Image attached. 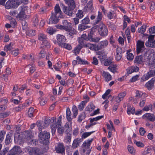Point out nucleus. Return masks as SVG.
I'll return each mask as SVG.
<instances>
[{
  "instance_id": "61",
  "label": "nucleus",
  "mask_w": 155,
  "mask_h": 155,
  "mask_svg": "<svg viewBox=\"0 0 155 155\" xmlns=\"http://www.w3.org/2000/svg\"><path fill=\"white\" fill-rule=\"evenodd\" d=\"M55 31L53 29V28L51 27H48L47 30V32L50 35H52Z\"/></svg>"
},
{
  "instance_id": "55",
  "label": "nucleus",
  "mask_w": 155,
  "mask_h": 155,
  "mask_svg": "<svg viewBox=\"0 0 155 155\" xmlns=\"http://www.w3.org/2000/svg\"><path fill=\"white\" fill-rule=\"evenodd\" d=\"M34 112V109L33 107H31L29 108L28 114L29 117H31L33 116V114Z\"/></svg>"
},
{
  "instance_id": "47",
  "label": "nucleus",
  "mask_w": 155,
  "mask_h": 155,
  "mask_svg": "<svg viewBox=\"0 0 155 155\" xmlns=\"http://www.w3.org/2000/svg\"><path fill=\"white\" fill-rule=\"evenodd\" d=\"M32 21L34 26H35L38 25L39 20L37 15H35L34 17L32 19Z\"/></svg>"
},
{
  "instance_id": "11",
  "label": "nucleus",
  "mask_w": 155,
  "mask_h": 155,
  "mask_svg": "<svg viewBox=\"0 0 155 155\" xmlns=\"http://www.w3.org/2000/svg\"><path fill=\"white\" fill-rule=\"evenodd\" d=\"M22 152L20 147L17 146H14L13 148L10 150L8 154L11 155H19Z\"/></svg>"
},
{
  "instance_id": "17",
  "label": "nucleus",
  "mask_w": 155,
  "mask_h": 155,
  "mask_svg": "<svg viewBox=\"0 0 155 155\" xmlns=\"http://www.w3.org/2000/svg\"><path fill=\"white\" fill-rule=\"evenodd\" d=\"M25 139L27 140V141H29L32 139L33 137V135L32 131L31 130H28L25 131Z\"/></svg>"
},
{
  "instance_id": "10",
  "label": "nucleus",
  "mask_w": 155,
  "mask_h": 155,
  "mask_svg": "<svg viewBox=\"0 0 155 155\" xmlns=\"http://www.w3.org/2000/svg\"><path fill=\"white\" fill-rule=\"evenodd\" d=\"M19 13L17 15V18H19L20 20H23L26 18V15L25 12V6H21L18 8Z\"/></svg>"
},
{
  "instance_id": "16",
  "label": "nucleus",
  "mask_w": 155,
  "mask_h": 155,
  "mask_svg": "<svg viewBox=\"0 0 155 155\" xmlns=\"http://www.w3.org/2000/svg\"><path fill=\"white\" fill-rule=\"evenodd\" d=\"M145 60L148 63V65L150 66V67L155 68V57L151 59L150 57L148 56L145 59Z\"/></svg>"
},
{
  "instance_id": "5",
  "label": "nucleus",
  "mask_w": 155,
  "mask_h": 155,
  "mask_svg": "<svg viewBox=\"0 0 155 155\" xmlns=\"http://www.w3.org/2000/svg\"><path fill=\"white\" fill-rule=\"evenodd\" d=\"M98 31L102 36L105 37L107 35L108 30L107 27L102 22L98 25Z\"/></svg>"
},
{
  "instance_id": "13",
  "label": "nucleus",
  "mask_w": 155,
  "mask_h": 155,
  "mask_svg": "<svg viewBox=\"0 0 155 155\" xmlns=\"http://www.w3.org/2000/svg\"><path fill=\"white\" fill-rule=\"evenodd\" d=\"M63 11L64 12L66 15L70 16H72L74 14V8H68L67 7L64 6L63 7Z\"/></svg>"
},
{
  "instance_id": "12",
  "label": "nucleus",
  "mask_w": 155,
  "mask_h": 155,
  "mask_svg": "<svg viewBox=\"0 0 155 155\" xmlns=\"http://www.w3.org/2000/svg\"><path fill=\"white\" fill-rule=\"evenodd\" d=\"M59 18H61L60 15H57L54 14V13L52 12L51 15L49 19V23L52 24H56L59 21Z\"/></svg>"
},
{
  "instance_id": "41",
  "label": "nucleus",
  "mask_w": 155,
  "mask_h": 155,
  "mask_svg": "<svg viewBox=\"0 0 155 155\" xmlns=\"http://www.w3.org/2000/svg\"><path fill=\"white\" fill-rule=\"evenodd\" d=\"M87 103L86 101H83L81 102L80 104L78 106V107L79 110L81 111L85 106V104Z\"/></svg>"
},
{
  "instance_id": "58",
  "label": "nucleus",
  "mask_w": 155,
  "mask_h": 155,
  "mask_svg": "<svg viewBox=\"0 0 155 155\" xmlns=\"http://www.w3.org/2000/svg\"><path fill=\"white\" fill-rule=\"evenodd\" d=\"M71 134H67V136L65 138V140L67 143H69L71 141Z\"/></svg>"
},
{
  "instance_id": "63",
  "label": "nucleus",
  "mask_w": 155,
  "mask_h": 155,
  "mask_svg": "<svg viewBox=\"0 0 155 155\" xmlns=\"http://www.w3.org/2000/svg\"><path fill=\"white\" fill-rule=\"evenodd\" d=\"M127 148L129 152L131 154H133L134 153L135 150L132 146L128 145Z\"/></svg>"
},
{
  "instance_id": "26",
  "label": "nucleus",
  "mask_w": 155,
  "mask_h": 155,
  "mask_svg": "<svg viewBox=\"0 0 155 155\" xmlns=\"http://www.w3.org/2000/svg\"><path fill=\"white\" fill-rule=\"evenodd\" d=\"M84 10L87 12L92 11L93 10L94 8L91 1H89L84 8Z\"/></svg>"
},
{
  "instance_id": "7",
  "label": "nucleus",
  "mask_w": 155,
  "mask_h": 155,
  "mask_svg": "<svg viewBox=\"0 0 155 155\" xmlns=\"http://www.w3.org/2000/svg\"><path fill=\"white\" fill-rule=\"evenodd\" d=\"M147 52H144V54L136 56L135 57L134 60V63L137 64H142L145 60V56L147 55Z\"/></svg>"
},
{
  "instance_id": "32",
  "label": "nucleus",
  "mask_w": 155,
  "mask_h": 155,
  "mask_svg": "<svg viewBox=\"0 0 155 155\" xmlns=\"http://www.w3.org/2000/svg\"><path fill=\"white\" fill-rule=\"evenodd\" d=\"M86 117L85 113L84 112H82L79 115L78 121L79 122H81L85 119Z\"/></svg>"
},
{
  "instance_id": "46",
  "label": "nucleus",
  "mask_w": 155,
  "mask_h": 155,
  "mask_svg": "<svg viewBox=\"0 0 155 155\" xmlns=\"http://www.w3.org/2000/svg\"><path fill=\"white\" fill-rule=\"evenodd\" d=\"M148 5H150V10L152 11L154 10L155 8V3L152 1H149L148 2Z\"/></svg>"
},
{
  "instance_id": "15",
  "label": "nucleus",
  "mask_w": 155,
  "mask_h": 155,
  "mask_svg": "<svg viewBox=\"0 0 155 155\" xmlns=\"http://www.w3.org/2000/svg\"><path fill=\"white\" fill-rule=\"evenodd\" d=\"M56 38L57 40V42L58 45L60 46L64 42L66 41V39L65 37L61 35H57Z\"/></svg>"
},
{
  "instance_id": "14",
  "label": "nucleus",
  "mask_w": 155,
  "mask_h": 155,
  "mask_svg": "<svg viewBox=\"0 0 155 155\" xmlns=\"http://www.w3.org/2000/svg\"><path fill=\"white\" fill-rule=\"evenodd\" d=\"M56 118L54 117H53L51 119L50 117L46 118L44 120V124L45 125L44 127H47L51 123H54V122H56Z\"/></svg>"
},
{
  "instance_id": "60",
  "label": "nucleus",
  "mask_w": 155,
  "mask_h": 155,
  "mask_svg": "<svg viewBox=\"0 0 155 155\" xmlns=\"http://www.w3.org/2000/svg\"><path fill=\"white\" fill-rule=\"evenodd\" d=\"M94 131H92L89 132H85L84 133L82 136V138H85L91 135L92 133H94Z\"/></svg>"
},
{
  "instance_id": "6",
  "label": "nucleus",
  "mask_w": 155,
  "mask_h": 155,
  "mask_svg": "<svg viewBox=\"0 0 155 155\" xmlns=\"http://www.w3.org/2000/svg\"><path fill=\"white\" fill-rule=\"evenodd\" d=\"M149 70L147 74L145 75H144L142 78L143 81L147 80L150 78L155 76V68L150 67Z\"/></svg>"
},
{
  "instance_id": "50",
  "label": "nucleus",
  "mask_w": 155,
  "mask_h": 155,
  "mask_svg": "<svg viewBox=\"0 0 155 155\" xmlns=\"http://www.w3.org/2000/svg\"><path fill=\"white\" fill-rule=\"evenodd\" d=\"M35 31L31 29L28 30L27 32V35L29 36H35Z\"/></svg>"
},
{
  "instance_id": "57",
  "label": "nucleus",
  "mask_w": 155,
  "mask_h": 155,
  "mask_svg": "<svg viewBox=\"0 0 155 155\" xmlns=\"http://www.w3.org/2000/svg\"><path fill=\"white\" fill-rule=\"evenodd\" d=\"M152 151V149L151 147H147L145 149L143 152V153L144 155H146L147 154L150 153Z\"/></svg>"
},
{
  "instance_id": "35",
  "label": "nucleus",
  "mask_w": 155,
  "mask_h": 155,
  "mask_svg": "<svg viewBox=\"0 0 155 155\" xmlns=\"http://www.w3.org/2000/svg\"><path fill=\"white\" fill-rule=\"evenodd\" d=\"M85 25L83 24L82 23L79 24L78 26V30L79 31H82L87 28H89L88 26Z\"/></svg>"
},
{
  "instance_id": "59",
  "label": "nucleus",
  "mask_w": 155,
  "mask_h": 155,
  "mask_svg": "<svg viewBox=\"0 0 155 155\" xmlns=\"http://www.w3.org/2000/svg\"><path fill=\"white\" fill-rule=\"evenodd\" d=\"M111 91V90L110 89L107 90L105 93L102 96V98L105 100L107 98V96L110 94Z\"/></svg>"
},
{
  "instance_id": "49",
  "label": "nucleus",
  "mask_w": 155,
  "mask_h": 155,
  "mask_svg": "<svg viewBox=\"0 0 155 155\" xmlns=\"http://www.w3.org/2000/svg\"><path fill=\"white\" fill-rule=\"evenodd\" d=\"M82 24L84 25H87L90 23V20L88 16L85 18L81 21Z\"/></svg>"
},
{
  "instance_id": "27",
  "label": "nucleus",
  "mask_w": 155,
  "mask_h": 155,
  "mask_svg": "<svg viewBox=\"0 0 155 155\" xmlns=\"http://www.w3.org/2000/svg\"><path fill=\"white\" fill-rule=\"evenodd\" d=\"M139 70V68L137 66H132L127 69V72L128 74H131L134 72H137Z\"/></svg>"
},
{
  "instance_id": "62",
  "label": "nucleus",
  "mask_w": 155,
  "mask_h": 155,
  "mask_svg": "<svg viewBox=\"0 0 155 155\" xmlns=\"http://www.w3.org/2000/svg\"><path fill=\"white\" fill-rule=\"evenodd\" d=\"M134 143L137 146L139 147H143L144 146V144L140 141L138 142L136 140L134 141Z\"/></svg>"
},
{
  "instance_id": "18",
  "label": "nucleus",
  "mask_w": 155,
  "mask_h": 155,
  "mask_svg": "<svg viewBox=\"0 0 155 155\" xmlns=\"http://www.w3.org/2000/svg\"><path fill=\"white\" fill-rule=\"evenodd\" d=\"M83 139L79 138H77L74 139L72 145V148L73 149H75L78 147L80 145L81 143L83 141Z\"/></svg>"
},
{
  "instance_id": "34",
  "label": "nucleus",
  "mask_w": 155,
  "mask_h": 155,
  "mask_svg": "<svg viewBox=\"0 0 155 155\" xmlns=\"http://www.w3.org/2000/svg\"><path fill=\"white\" fill-rule=\"evenodd\" d=\"M78 64H88L87 61L83 60L79 56H77L76 58Z\"/></svg>"
},
{
  "instance_id": "37",
  "label": "nucleus",
  "mask_w": 155,
  "mask_h": 155,
  "mask_svg": "<svg viewBox=\"0 0 155 155\" xmlns=\"http://www.w3.org/2000/svg\"><path fill=\"white\" fill-rule=\"evenodd\" d=\"M60 47L68 50H71L72 48V47L70 44L65 43V42L63 44H61V45Z\"/></svg>"
},
{
  "instance_id": "54",
  "label": "nucleus",
  "mask_w": 155,
  "mask_h": 155,
  "mask_svg": "<svg viewBox=\"0 0 155 155\" xmlns=\"http://www.w3.org/2000/svg\"><path fill=\"white\" fill-rule=\"evenodd\" d=\"M56 125L54 124V123L52 124L51 125V126L52 135H54L55 133L56 128Z\"/></svg>"
},
{
  "instance_id": "21",
  "label": "nucleus",
  "mask_w": 155,
  "mask_h": 155,
  "mask_svg": "<svg viewBox=\"0 0 155 155\" xmlns=\"http://www.w3.org/2000/svg\"><path fill=\"white\" fill-rule=\"evenodd\" d=\"M65 3L68 5V8H74L76 7L75 2L74 0H65Z\"/></svg>"
},
{
  "instance_id": "2",
  "label": "nucleus",
  "mask_w": 155,
  "mask_h": 155,
  "mask_svg": "<svg viewBox=\"0 0 155 155\" xmlns=\"http://www.w3.org/2000/svg\"><path fill=\"white\" fill-rule=\"evenodd\" d=\"M50 136V133L47 131L40 132L39 134L40 143L47 145L49 142Z\"/></svg>"
},
{
  "instance_id": "52",
  "label": "nucleus",
  "mask_w": 155,
  "mask_h": 155,
  "mask_svg": "<svg viewBox=\"0 0 155 155\" xmlns=\"http://www.w3.org/2000/svg\"><path fill=\"white\" fill-rule=\"evenodd\" d=\"M9 18L11 19L10 23L12 27H15L17 24L14 18H12L11 16H9Z\"/></svg>"
},
{
  "instance_id": "48",
  "label": "nucleus",
  "mask_w": 155,
  "mask_h": 155,
  "mask_svg": "<svg viewBox=\"0 0 155 155\" xmlns=\"http://www.w3.org/2000/svg\"><path fill=\"white\" fill-rule=\"evenodd\" d=\"M78 42L79 43L78 45L77 46H78L80 48H82L83 47V46L84 47H86L85 46V45H86V44H84V40H83L82 38H79V41H78Z\"/></svg>"
},
{
  "instance_id": "43",
  "label": "nucleus",
  "mask_w": 155,
  "mask_h": 155,
  "mask_svg": "<svg viewBox=\"0 0 155 155\" xmlns=\"http://www.w3.org/2000/svg\"><path fill=\"white\" fill-rule=\"evenodd\" d=\"M67 34L69 35L70 37L72 38V36L75 34L76 31L75 30L71 28H70L69 30L67 31Z\"/></svg>"
},
{
  "instance_id": "4",
  "label": "nucleus",
  "mask_w": 155,
  "mask_h": 155,
  "mask_svg": "<svg viewBox=\"0 0 155 155\" xmlns=\"http://www.w3.org/2000/svg\"><path fill=\"white\" fill-rule=\"evenodd\" d=\"M24 150L30 155H41L39 149L29 146L24 148Z\"/></svg>"
},
{
  "instance_id": "51",
  "label": "nucleus",
  "mask_w": 155,
  "mask_h": 155,
  "mask_svg": "<svg viewBox=\"0 0 155 155\" xmlns=\"http://www.w3.org/2000/svg\"><path fill=\"white\" fill-rule=\"evenodd\" d=\"M146 26L143 25L140 28H139L138 31L139 33L141 34H143L145 31L146 29Z\"/></svg>"
},
{
  "instance_id": "44",
  "label": "nucleus",
  "mask_w": 155,
  "mask_h": 155,
  "mask_svg": "<svg viewBox=\"0 0 155 155\" xmlns=\"http://www.w3.org/2000/svg\"><path fill=\"white\" fill-rule=\"evenodd\" d=\"M130 51H127V58L129 61H132L134 59V56L133 54L130 53Z\"/></svg>"
},
{
  "instance_id": "39",
  "label": "nucleus",
  "mask_w": 155,
  "mask_h": 155,
  "mask_svg": "<svg viewBox=\"0 0 155 155\" xmlns=\"http://www.w3.org/2000/svg\"><path fill=\"white\" fill-rule=\"evenodd\" d=\"M39 40L43 41L47 40V38L45 35L43 34H40L38 35Z\"/></svg>"
},
{
  "instance_id": "38",
  "label": "nucleus",
  "mask_w": 155,
  "mask_h": 155,
  "mask_svg": "<svg viewBox=\"0 0 155 155\" xmlns=\"http://www.w3.org/2000/svg\"><path fill=\"white\" fill-rule=\"evenodd\" d=\"M13 45L12 43H10L8 45H6L4 47V50L5 51H10L13 49L12 46Z\"/></svg>"
},
{
  "instance_id": "31",
  "label": "nucleus",
  "mask_w": 155,
  "mask_h": 155,
  "mask_svg": "<svg viewBox=\"0 0 155 155\" xmlns=\"http://www.w3.org/2000/svg\"><path fill=\"white\" fill-rule=\"evenodd\" d=\"M61 13L62 12L61 11L59 5L57 4L54 8V14L58 15H60Z\"/></svg>"
},
{
  "instance_id": "36",
  "label": "nucleus",
  "mask_w": 155,
  "mask_h": 155,
  "mask_svg": "<svg viewBox=\"0 0 155 155\" xmlns=\"http://www.w3.org/2000/svg\"><path fill=\"white\" fill-rule=\"evenodd\" d=\"M95 108V107L93 105V104L91 103L86 107V110L88 111L89 112H91Z\"/></svg>"
},
{
  "instance_id": "33",
  "label": "nucleus",
  "mask_w": 155,
  "mask_h": 155,
  "mask_svg": "<svg viewBox=\"0 0 155 155\" xmlns=\"http://www.w3.org/2000/svg\"><path fill=\"white\" fill-rule=\"evenodd\" d=\"M50 45L49 42L47 40L43 41L41 45V48H49L50 47Z\"/></svg>"
},
{
  "instance_id": "19",
  "label": "nucleus",
  "mask_w": 155,
  "mask_h": 155,
  "mask_svg": "<svg viewBox=\"0 0 155 155\" xmlns=\"http://www.w3.org/2000/svg\"><path fill=\"white\" fill-rule=\"evenodd\" d=\"M142 118L143 119L147 118L152 122H153L155 120L154 115L150 113H147L145 114L143 116Z\"/></svg>"
},
{
  "instance_id": "8",
  "label": "nucleus",
  "mask_w": 155,
  "mask_h": 155,
  "mask_svg": "<svg viewBox=\"0 0 155 155\" xmlns=\"http://www.w3.org/2000/svg\"><path fill=\"white\" fill-rule=\"evenodd\" d=\"M62 25L59 26V28L61 29H64L65 31H68L70 28H71L72 24L71 23L68 22L66 20L62 21Z\"/></svg>"
},
{
  "instance_id": "28",
  "label": "nucleus",
  "mask_w": 155,
  "mask_h": 155,
  "mask_svg": "<svg viewBox=\"0 0 155 155\" xmlns=\"http://www.w3.org/2000/svg\"><path fill=\"white\" fill-rule=\"evenodd\" d=\"M103 18V15L102 13L100 12H98V14L97 16V18H96L95 21L94 22L93 24L94 25H96L98 24L101 21Z\"/></svg>"
},
{
  "instance_id": "29",
  "label": "nucleus",
  "mask_w": 155,
  "mask_h": 155,
  "mask_svg": "<svg viewBox=\"0 0 155 155\" xmlns=\"http://www.w3.org/2000/svg\"><path fill=\"white\" fill-rule=\"evenodd\" d=\"M13 136V134L12 133H9L6 135L5 140V143L6 145L9 144L12 141L11 137Z\"/></svg>"
},
{
  "instance_id": "64",
  "label": "nucleus",
  "mask_w": 155,
  "mask_h": 155,
  "mask_svg": "<svg viewBox=\"0 0 155 155\" xmlns=\"http://www.w3.org/2000/svg\"><path fill=\"white\" fill-rule=\"evenodd\" d=\"M103 116H98V117H97L95 118H93L92 119H91V120H90V122L91 123H92L93 122H94V121H97L98 120H100V119H101L103 117Z\"/></svg>"
},
{
  "instance_id": "3",
  "label": "nucleus",
  "mask_w": 155,
  "mask_h": 155,
  "mask_svg": "<svg viewBox=\"0 0 155 155\" xmlns=\"http://www.w3.org/2000/svg\"><path fill=\"white\" fill-rule=\"evenodd\" d=\"M73 115L69 107H67L66 111V117L67 120L69 121H71L72 120L73 118H75L78 114V110L76 106L74 105L72 107Z\"/></svg>"
},
{
  "instance_id": "24",
  "label": "nucleus",
  "mask_w": 155,
  "mask_h": 155,
  "mask_svg": "<svg viewBox=\"0 0 155 155\" xmlns=\"http://www.w3.org/2000/svg\"><path fill=\"white\" fill-rule=\"evenodd\" d=\"M155 81V78H153L145 84V86L148 90H151L153 87L154 82Z\"/></svg>"
},
{
  "instance_id": "45",
  "label": "nucleus",
  "mask_w": 155,
  "mask_h": 155,
  "mask_svg": "<svg viewBox=\"0 0 155 155\" xmlns=\"http://www.w3.org/2000/svg\"><path fill=\"white\" fill-rule=\"evenodd\" d=\"M83 13L84 12L83 11L79 10L76 14V17L80 19L84 16Z\"/></svg>"
},
{
  "instance_id": "56",
  "label": "nucleus",
  "mask_w": 155,
  "mask_h": 155,
  "mask_svg": "<svg viewBox=\"0 0 155 155\" xmlns=\"http://www.w3.org/2000/svg\"><path fill=\"white\" fill-rule=\"evenodd\" d=\"M6 134V132L3 130L0 132V143L2 142L4 139V137Z\"/></svg>"
},
{
  "instance_id": "42",
  "label": "nucleus",
  "mask_w": 155,
  "mask_h": 155,
  "mask_svg": "<svg viewBox=\"0 0 155 155\" xmlns=\"http://www.w3.org/2000/svg\"><path fill=\"white\" fill-rule=\"evenodd\" d=\"M116 67L117 66L116 65H111L108 67V69L114 73H115L117 72Z\"/></svg>"
},
{
  "instance_id": "22",
  "label": "nucleus",
  "mask_w": 155,
  "mask_h": 155,
  "mask_svg": "<svg viewBox=\"0 0 155 155\" xmlns=\"http://www.w3.org/2000/svg\"><path fill=\"white\" fill-rule=\"evenodd\" d=\"M93 34V32L91 31L89 33H88V35H87L86 34H84L81 36V37L80 38H82L84 40H84L86 41L91 40V38H92V35Z\"/></svg>"
},
{
  "instance_id": "23",
  "label": "nucleus",
  "mask_w": 155,
  "mask_h": 155,
  "mask_svg": "<svg viewBox=\"0 0 155 155\" xmlns=\"http://www.w3.org/2000/svg\"><path fill=\"white\" fill-rule=\"evenodd\" d=\"M102 74V75L104 78V80L108 82L112 80V77L108 72L103 71Z\"/></svg>"
},
{
  "instance_id": "30",
  "label": "nucleus",
  "mask_w": 155,
  "mask_h": 155,
  "mask_svg": "<svg viewBox=\"0 0 155 155\" xmlns=\"http://www.w3.org/2000/svg\"><path fill=\"white\" fill-rule=\"evenodd\" d=\"M65 132L67 134L70 132L72 130V127L71 124H69V123H67L65 125L64 128Z\"/></svg>"
},
{
  "instance_id": "9",
  "label": "nucleus",
  "mask_w": 155,
  "mask_h": 155,
  "mask_svg": "<svg viewBox=\"0 0 155 155\" xmlns=\"http://www.w3.org/2000/svg\"><path fill=\"white\" fill-rule=\"evenodd\" d=\"M144 42L143 41L138 40L137 44L136 52L137 54L140 53H142L143 51L145 46Z\"/></svg>"
},
{
  "instance_id": "1",
  "label": "nucleus",
  "mask_w": 155,
  "mask_h": 155,
  "mask_svg": "<svg viewBox=\"0 0 155 155\" xmlns=\"http://www.w3.org/2000/svg\"><path fill=\"white\" fill-rule=\"evenodd\" d=\"M108 45V42L107 40L101 41L98 42L95 44L91 43H87L85 45L86 47H87L91 50L94 51H98L102 49Z\"/></svg>"
},
{
  "instance_id": "53",
  "label": "nucleus",
  "mask_w": 155,
  "mask_h": 155,
  "mask_svg": "<svg viewBox=\"0 0 155 155\" xmlns=\"http://www.w3.org/2000/svg\"><path fill=\"white\" fill-rule=\"evenodd\" d=\"M23 3L22 0H15V2H14V8H17L19 5Z\"/></svg>"
},
{
  "instance_id": "40",
  "label": "nucleus",
  "mask_w": 155,
  "mask_h": 155,
  "mask_svg": "<svg viewBox=\"0 0 155 155\" xmlns=\"http://www.w3.org/2000/svg\"><path fill=\"white\" fill-rule=\"evenodd\" d=\"M147 46H148L151 48L155 47V41L154 40L152 41L147 42L145 43Z\"/></svg>"
},
{
  "instance_id": "25",
  "label": "nucleus",
  "mask_w": 155,
  "mask_h": 155,
  "mask_svg": "<svg viewBox=\"0 0 155 155\" xmlns=\"http://www.w3.org/2000/svg\"><path fill=\"white\" fill-rule=\"evenodd\" d=\"M15 0H9L6 3L5 5V8L7 9L14 8V2Z\"/></svg>"
},
{
  "instance_id": "20",
  "label": "nucleus",
  "mask_w": 155,
  "mask_h": 155,
  "mask_svg": "<svg viewBox=\"0 0 155 155\" xmlns=\"http://www.w3.org/2000/svg\"><path fill=\"white\" fill-rule=\"evenodd\" d=\"M56 152L58 153H63L64 152L65 148L63 143H59L55 148Z\"/></svg>"
}]
</instances>
